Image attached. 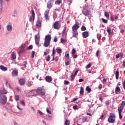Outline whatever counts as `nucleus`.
<instances>
[{
  "mask_svg": "<svg viewBox=\"0 0 125 125\" xmlns=\"http://www.w3.org/2000/svg\"><path fill=\"white\" fill-rule=\"evenodd\" d=\"M54 2L53 1H48L47 3V8L48 9H51L53 7Z\"/></svg>",
  "mask_w": 125,
  "mask_h": 125,
  "instance_id": "nucleus-8",
  "label": "nucleus"
},
{
  "mask_svg": "<svg viewBox=\"0 0 125 125\" xmlns=\"http://www.w3.org/2000/svg\"><path fill=\"white\" fill-rule=\"evenodd\" d=\"M61 27L60 21H55L53 24V27L56 30H59Z\"/></svg>",
  "mask_w": 125,
  "mask_h": 125,
  "instance_id": "nucleus-5",
  "label": "nucleus"
},
{
  "mask_svg": "<svg viewBox=\"0 0 125 125\" xmlns=\"http://www.w3.org/2000/svg\"><path fill=\"white\" fill-rule=\"evenodd\" d=\"M119 73H120V72H119V71H118V70L115 73V77H116V79L117 80H119Z\"/></svg>",
  "mask_w": 125,
  "mask_h": 125,
  "instance_id": "nucleus-31",
  "label": "nucleus"
},
{
  "mask_svg": "<svg viewBox=\"0 0 125 125\" xmlns=\"http://www.w3.org/2000/svg\"><path fill=\"white\" fill-rule=\"evenodd\" d=\"M7 93V91L5 89L0 90V95L6 94Z\"/></svg>",
  "mask_w": 125,
  "mask_h": 125,
  "instance_id": "nucleus-23",
  "label": "nucleus"
},
{
  "mask_svg": "<svg viewBox=\"0 0 125 125\" xmlns=\"http://www.w3.org/2000/svg\"><path fill=\"white\" fill-rule=\"evenodd\" d=\"M42 25V22L41 21H38L36 22V26L38 28H41Z\"/></svg>",
  "mask_w": 125,
  "mask_h": 125,
  "instance_id": "nucleus-14",
  "label": "nucleus"
},
{
  "mask_svg": "<svg viewBox=\"0 0 125 125\" xmlns=\"http://www.w3.org/2000/svg\"><path fill=\"white\" fill-rule=\"evenodd\" d=\"M56 51H57V52L59 54H61L62 53V50L61 49H57Z\"/></svg>",
  "mask_w": 125,
  "mask_h": 125,
  "instance_id": "nucleus-36",
  "label": "nucleus"
},
{
  "mask_svg": "<svg viewBox=\"0 0 125 125\" xmlns=\"http://www.w3.org/2000/svg\"><path fill=\"white\" fill-rule=\"evenodd\" d=\"M119 115V118L120 119H122L123 118V116H122V112H123V110L118 109Z\"/></svg>",
  "mask_w": 125,
  "mask_h": 125,
  "instance_id": "nucleus-21",
  "label": "nucleus"
},
{
  "mask_svg": "<svg viewBox=\"0 0 125 125\" xmlns=\"http://www.w3.org/2000/svg\"><path fill=\"white\" fill-rule=\"evenodd\" d=\"M26 64H27V62H24L23 63V66L24 68H26Z\"/></svg>",
  "mask_w": 125,
  "mask_h": 125,
  "instance_id": "nucleus-50",
  "label": "nucleus"
},
{
  "mask_svg": "<svg viewBox=\"0 0 125 125\" xmlns=\"http://www.w3.org/2000/svg\"><path fill=\"white\" fill-rule=\"evenodd\" d=\"M46 112H47L48 113L51 114V111H50V110L48 109V108H46Z\"/></svg>",
  "mask_w": 125,
  "mask_h": 125,
  "instance_id": "nucleus-55",
  "label": "nucleus"
},
{
  "mask_svg": "<svg viewBox=\"0 0 125 125\" xmlns=\"http://www.w3.org/2000/svg\"><path fill=\"white\" fill-rule=\"evenodd\" d=\"M116 120V115L113 113H111L109 115V117L108 119V122L110 123H115Z\"/></svg>",
  "mask_w": 125,
  "mask_h": 125,
  "instance_id": "nucleus-3",
  "label": "nucleus"
},
{
  "mask_svg": "<svg viewBox=\"0 0 125 125\" xmlns=\"http://www.w3.org/2000/svg\"><path fill=\"white\" fill-rule=\"evenodd\" d=\"M125 106V101H123L120 106L118 107V109L123 110H124V108Z\"/></svg>",
  "mask_w": 125,
  "mask_h": 125,
  "instance_id": "nucleus-11",
  "label": "nucleus"
},
{
  "mask_svg": "<svg viewBox=\"0 0 125 125\" xmlns=\"http://www.w3.org/2000/svg\"><path fill=\"white\" fill-rule=\"evenodd\" d=\"M79 70H77V71H76L75 73L74 74H72L71 76V81H74V80L75 78V77L77 76L78 73L79 72Z\"/></svg>",
  "mask_w": 125,
  "mask_h": 125,
  "instance_id": "nucleus-12",
  "label": "nucleus"
},
{
  "mask_svg": "<svg viewBox=\"0 0 125 125\" xmlns=\"http://www.w3.org/2000/svg\"><path fill=\"white\" fill-rule=\"evenodd\" d=\"M26 80L24 79H21L19 80V84L21 85H24L25 84Z\"/></svg>",
  "mask_w": 125,
  "mask_h": 125,
  "instance_id": "nucleus-13",
  "label": "nucleus"
},
{
  "mask_svg": "<svg viewBox=\"0 0 125 125\" xmlns=\"http://www.w3.org/2000/svg\"><path fill=\"white\" fill-rule=\"evenodd\" d=\"M73 108L74 109V110H78L79 108H78V106L76 105H74V106H73Z\"/></svg>",
  "mask_w": 125,
  "mask_h": 125,
  "instance_id": "nucleus-45",
  "label": "nucleus"
},
{
  "mask_svg": "<svg viewBox=\"0 0 125 125\" xmlns=\"http://www.w3.org/2000/svg\"><path fill=\"white\" fill-rule=\"evenodd\" d=\"M85 90L87 91L88 93H90L91 92V88H90L89 86H87L86 87Z\"/></svg>",
  "mask_w": 125,
  "mask_h": 125,
  "instance_id": "nucleus-32",
  "label": "nucleus"
},
{
  "mask_svg": "<svg viewBox=\"0 0 125 125\" xmlns=\"http://www.w3.org/2000/svg\"><path fill=\"white\" fill-rule=\"evenodd\" d=\"M54 42H58V39H57V38H54Z\"/></svg>",
  "mask_w": 125,
  "mask_h": 125,
  "instance_id": "nucleus-63",
  "label": "nucleus"
},
{
  "mask_svg": "<svg viewBox=\"0 0 125 125\" xmlns=\"http://www.w3.org/2000/svg\"><path fill=\"white\" fill-rule=\"evenodd\" d=\"M64 83L66 85H68V84L70 83L68 81H64Z\"/></svg>",
  "mask_w": 125,
  "mask_h": 125,
  "instance_id": "nucleus-54",
  "label": "nucleus"
},
{
  "mask_svg": "<svg viewBox=\"0 0 125 125\" xmlns=\"http://www.w3.org/2000/svg\"><path fill=\"white\" fill-rule=\"evenodd\" d=\"M78 100V98H74L73 101H71V102H74Z\"/></svg>",
  "mask_w": 125,
  "mask_h": 125,
  "instance_id": "nucleus-59",
  "label": "nucleus"
},
{
  "mask_svg": "<svg viewBox=\"0 0 125 125\" xmlns=\"http://www.w3.org/2000/svg\"><path fill=\"white\" fill-rule=\"evenodd\" d=\"M121 92V89L120 88V87L117 86L115 89V93H117V92Z\"/></svg>",
  "mask_w": 125,
  "mask_h": 125,
  "instance_id": "nucleus-33",
  "label": "nucleus"
},
{
  "mask_svg": "<svg viewBox=\"0 0 125 125\" xmlns=\"http://www.w3.org/2000/svg\"><path fill=\"white\" fill-rule=\"evenodd\" d=\"M76 50L75 49H73L72 55H74V54H76Z\"/></svg>",
  "mask_w": 125,
  "mask_h": 125,
  "instance_id": "nucleus-52",
  "label": "nucleus"
},
{
  "mask_svg": "<svg viewBox=\"0 0 125 125\" xmlns=\"http://www.w3.org/2000/svg\"><path fill=\"white\" fill-rule=\"evenodd\" d=\"M102 21L104 23H108V21L107 20H105V19H102Z\"/></svg>",
  "mask_w": 125,
  "mask_h": 125,
  "instance_id": "nucleus-41",
  "label": "nucleus"
},
{
  "mask_svg": "<svg viewBox=\"0 0 125 125\" xmlns=\"http://www.w3.org/2000/svg\"><path fill=\"white\" fill-rule=\"evenodd\" d=\"M104 16L107 18L109 19L110 17V15L109 14V13L108 12H104Z\"/></svg>",
  "mask_w": 125,
  "mask_h": 125,
  "instance_id": "nucleus-30",
  "label": "nucleus"
},
{
  "mask_svg": "<svg viewBox=\"0 0 125 125\" xmlns=\"http://www.w3.org/2000/svg\"><path fill=\"white\" fill-rule=\"evenodd\" d=\"M0 69L3 71H6L8 70L7 68L4 67L3 65H0Z\"/></svg>",
  "mask_w": 125,
  "mask_h": 125,
  "instance_id": "nucleus-17",
  "label": "nucleus"
},
{
  "mask_svg": "<svg viewBox=\"0 0 125 125\" xmlns=\"http://www.w3.org/2000/svg\"><path fill=\"white\" fill-rule=\"evenodd\" d=\"M31 14L32 15L30 17V19H29V21L31 22H32V21H34L35 19V14L34 10H32Z\"/></svg>",
  "mask_w": 125,
  "mask_h": 125,
  "instance_id": "nucleus-7",
  "label": "nucleus"
},
{
  "mask_svg": "<svg viewBox=\"0 0 125 125\" xmlns=\"http://www.w3.org/2000/svg\"><path fill=\"white\" fill-rule=\"evenodd\" d=\"M45 81L47 82L51 83L52 81V78L50 76H46L45 77Z\"/></svg>",
  "mask_w": 125,
  "mask_h": 125,
  "instance_id": "nucleus-16",
  "label": "nucleus"
},
{
  "mask_svg": "<svg viewBox=\"0 0 125 125\" xmlns=\"http://www.w3.org/2000/svg\"><path fill=\"white\" fill-rule=\"evenodd\" d=\"M123 87H124V88L125 89V81L124 82Z\"/></svg>",
  "mask_w": 125,
  "mask_h": 125,
  "instance_id": "nucleus-64",
  "label": "nucleus"
},
{
  "mask_svg": "<svg viewBox=\"0 0 125 125\" xmlns=\"http://www.w3.org/2000/svg\"><path fill=\"white\" fill-rule=\"evenodd\" d=\"M84 88L83 87H81L80 91V94L83 95L84 94Z\"/></svg>",
  "mask_w": 125,
  "mask_h": 125,
  "instance_id": "nucleus-22",
  "label": "nucleus"
},
{
  "mask_svg": "<svg viewBox=\"0 0 125 125\" xmlns=\"http://www.w3.org/2000/svg\"><path fill=\"white\" fill-rule=\"evenodd\" d=\"M51 57L49 55L48 56V57H47V58L46 59V61L47 62H49L50 60Z\"/></svg>",
  "mask_w": 125,
  "mask_h": 125,
  "instance_id": "nucleus-47",
  "label": "nucleus"
},
{
  "mask_svg": "<svg viewBox=\"0 0 125 125\" xmlns=\"http://www.w3.org/2000/svg\"><path fill=\"white\" fill-rule=\"evenodd\" d=\"M61 42L62 43H65L67 42V40L63 39L62 38L61 39Z\"/></svg>",
  "mask_w": 125,
  "mask_h": 125,
  "instance_id": "nucleus-38",
  "label": "nucleus"
},
{
  "mask_svg": "<svg viewBox=\"0 0 125 125\" xmlns=\"http://www.w3.org/2000/svg\"><path fill=\"white\" fill-rule=\"evenodd\" d=\"M35 41L36 44L39 46L40 44V38L37 36H35Z\"/></svg>",
  "mask_w": 125,
  "mask_h": 125,
  "instance_id": "nucleus-10",
  "label": "nucleus"
},
{
  "mask_svg": "<svg viewBox=\"0 0 125 125\" xmlns=\"http://www.w3.org/2000/svg\"><path fill=\"white\" fill-rule=\"evenodd\" d=\"M65 125H70V121L68 120H66L64 123Z\"/></svg>",
  "mask_w": 125,
  "mask_h": 125,
  "instance_id": "nucleus-34",
  "label": "nucleus"
},
{
  "mask_svg": "<svg viewBox=\"0 0 125 125\" xmlns=\"http://www.w3.org/2000/svg\"><path fill=\"white\" fill-rule=\"evenodd\" d=\"M97 39L98 40L100 41L101 40V35H97Z\"/></svg>",
  "mask_w": 125,
  "mask_h": 125,
  "instance_id": "nucleus-51",
  "label": "nucleus"
},
{
  "mask_svg": "<svg viewBox=\"0 0 125 125\" xmlns=\"http://www.w3.org/2000/svg\"><path fill=\"white\" fill-rule=\"evenodd\" d=\"M83 81H84V79H80L79 80V82H80V83L83 82Z\"/></svg>",
  "mask_w": 125,
  "mask_h": 125,
  "instance_id": "nucleus-56",
  "label": "nucleus"
},
{
  "mask_svg": "<svg viewBox=\"0 0 125 125\" xmlns=\"http://www.w3.org/2000/svg\"><path fill=\"white\" fill-rule=\"evenodd\" d=\"M49 13V10H46V11H45V13H44V18H45V19L46 21L49 20L50 17L48 15Z\"/></svg>",
  "mask_w": 125,
  "mask_h": 125,
  "instance_id": "nucleus-9",
  "label": "nucleus"
},
{
  "mask_svg": "<svg viewBox=\"0 0 125 125\" xmlns=\"http://www.w3.org/2000/svg\"><path fill=\"white\" fill-rule=\"evenodd\" d=\"M91 67V64L89 63L85 66V68L86 69H88V68H90Z\"/></svg>",
  "mask_w": 125,
  "mask_h": 125,
  "instance_id": "nucleus-44",
  "label": "nucleus"
},
{
  "mask_svg": "<svg viewBox=\"0 0 125 125\" xmlns=\"http://www.w3.org/2000/svg\"><path fill=\"white\" fill-rule=\"evenodd\" d=\"M15 100L17 101H18L20 100V96L18 95H17L15 96Z\"/></svg>",
  "mask_w": 125,
  "mask_h": 125,
  "instance_id": "nucleus-39",
  "label": "nucleus"
},
{
  "mask_svg": "<svg viewBox=\"0 0 125 125\" xmlns=\"http://www.w3.org/2000/svg\"><path fill=\"white\" fill-rule=\"evenodd\" d=\"M62 3V0H56L55 2V4L60 5Z\"/></svg>",
  "mask_w": 125,
  "mask_h": 125,
  "instance_id": "nucleus-24",
  "label": "nucleus"
},
{
  "mask_svg": "<svg viewBox=\"0 0 125 125\" xmlns=\"http://www.w3.org/2000/svg\"><path fill=\"white\" fill-rule=\"evenodd\" d=\"M81 30L83 31H84L86 30V27L85 26H82Z\"/></svg>",
  "mask_w": 125,
  "mask_h": 125,
  "instance_id": "nucleus-40",
  "label": "nucleus"
},
{
  "mask_svg": "<svg viewBox=\"0 0 125 125\" xmlns=\"http://www.w3.org/2000/svg\"><path fill=\"white\" fill-rule=\"evenodd\" d=\"M51 39L52 37L50 35H47L45 36L44 42V46L45 47H47L50 45Z\"/></svg>",
  "mask_w": 125,
  "mask_h": 125,
  "instance_id": "nucleus-1",
  "label": "nucleus"
},
{
  "mask_svg": "<svg viewBox=\"0 0 125 125\" xmlns=\"http://www.w3.org/2000/svg\"><path fill=\"white\" fill-rule=\"evenodd\" d=\"M82 35L83 38H87L89 36V32L87 31L83 32Z\"/></svg>",
  "mask_w": 125,
  "mask_h": 125,
  "instance_id": "nucleus-15",
  "label": "nucleus"
},
{
  "mask_svg": "<svg viewBox=\"0 0 125 125\" xmlns=\"http://www.w3.org/2000/svg\"><path fill=\"white\" fill-rule=\"evenodd\" d=\"M65 57H66L67 58V59H69L70 57V55L69 54H66L65 55Z\"/></svg>",
  "mask_w": 125,
  "mask_h": 125,
  "instance_id": "nucleus-53",
  "label": "nucleus"
},
{
  "mask_svg": "<svg viewBox=\"0 0 125 125\" xmlns=\"http://www.w3.org/2000/svg\"><path fill=\"white\" fill-rule=\"evenodd\" d=\"M106 31L108 32L109 35H111V28L110 27H107Z\"/></svg>",
  "mask_w": 125,
  "mask_h": 125,
  "instance_id": "nucleus-35",
  "label": "nucleus"
},
{
  "mask_svg": "<svg viewBox=\"0 0 125 125\" xmlns=\"http://www.w3.org/2000/svg\"><path fill=\"white\" fill-rule=\"evenodd\" d=\"M14 14H18V11L17 10H14Z\"/></svg>",
  "mask_w": 125,
  "mask_h": 125,
  "instance_id": "nucleus-60",
  "label": "nucleus"
},
{
  "mask_svg": "<svg viewBox=\"0 0 125 125\" xmlns=\"http://www.w3.org/2000/svg\"><path fill=\"white\" fill-rule=\"evenodd\" d=\"M99 89H102V84H100L99 85Z\"/></svg>",
  "mask_w": 125,
  "mask_h": 125,
  "instance_id": "nucleus-61",
  "label": "nucleus"
},
{
  "mask_svg": "<svg viewBox=\"0 0 125 125\" xmlns=\"http://www.w3.org/2000/svg\"><path fill=\"white\" fill-rule=\"evenodd\" d=\"M100 54V50H98L96 53V56L97 57L99 56V54Z\"/></svg>",
  "mask_w": 125,
  "mask_h": 125,
  "instance_id": "nucleus-42",
  "label": "nucleus"
},
{
  "mask_svg": "<svg viewBox=\"0 0 125 125\" xmlns=\"http://www.w3.org/2000/svg\"><path fill=\"white\" fill-rule=\"evenodd\" d=\"M31 54H32L31 58H34V57H35V51H32Z\"/></svg>",
  "mask_w": 125,
  "mask_h": 125,
  "instance_id": "nucleus-43",
  "label": "nucleus"
},
{
  "mask_svg": "<svg viewBox=\"0 0 125 125\" xmlns=\"http://www.w3.org/2000/svg\"><path fill=\"white\" fill-rule=\"evenodd\" d=\"M7 102V97L4 95H0V103L2 104H5Z\"/></svg>",
  "mask_w": 125,
  "mask_h": 125,
  "instance_id": "nucleus-4",
  "label": "nucleus"
},
{
  "mask_svg": "<svg viewBox=\"0 0 125 125\" xmlns=\"http://www.w3.org/2000/svg\"><path fill=\"white\" fill-rule=\"evenodd\" d=\"M109 104H110V102L109 101H107L105 102V104L108 105H109Z\"/></svg>",
  "mask_w": 125,
  "mask_h": 125,
  "instance_id": "nucleus-58",
  "label": "nucleus"
},
{
  "mask_svg": "<svg viewBox=\"0 0 125 125\" xmlns=\"http://www.w3.org/2000/svg\"><path fill=\"white\" fill-rule=\"evenodd\" d=\"M78 36V32L77 31L73 33V37L77 38Z\"/></svg>",
  "mask_w": 125,
  "mask_h": 125,
  "instance_id": "nucleus-27",
  "label": "nucleus"
},
{
  "mask_svg": "<svg viewBox=\"0 0 125 125\" xmlns=\"http://www.w3.org/2000/svg\"><path fill=\"white\" fill-rule=\"evenodd\" d=\"M65 65L67 66L70 64V62H65Z\"/></svg>",
  "mask_w": 125,
  "mask_h": 125,
  "instance_id": "nucleus-57",
  "label": "nucleus"
},
{
  "mask_svg": "<svg viewBox=\"0 0 125 125\" xmlns=\"http://www.w3.org/2000/svg\"><path fill=\"white\" fill-rule=\"evenodd\" d=\"M56 54L55 51L54 49L53 50L52 55V56L53 57L52 61L55 60V54Z\"/></svg>",
  "mask_w": 125,
  "mask_h": 125,
  "instance_id": "nucleus-29",
  "label": "nucleus"
},
{
  "mask_svg": "<svg viewBox=\"0 0 125 125\" xmlns=\"http://www.w3.org/2000/svg\"><path fill=\"white\" fill-rule=\"evenodd\" d=\"M80 23L78 21H76V23L73 25L72 28L73 32L77 31L80 28Z\"/></svg>",
  "mask_w": 125,
  "mask_h": 125,
  "instance_id": "nucleus-6",
  "label": "nucleus"
},
{
  "mask_svg": "<svg viewBox=\"0 0 125 125\" xmlns=\"http://www.w3.org/2000/svg\"><path fill=\"white\" fill-rule=\"evenodd\" d=\"M11 57L13 60H16V54L14 52H13Z\"/></svg>",
  "mask_w": 125,
  "mask_h": 125,
  "instance_id": "nucleus-25",
  "label": "nucleus"
},
{
  "mask_svg": "<svg viewBox=\"0 0 125 125\" xmlns=\"http://www.w3.org/2000/svg\"><path fill=\"white\" fill-rule=\"evenodd\" d=\"M18 74V70H14L12 72V75L13 76H17Z\"/></svg>",
  "mask_w": 125,
  "mask_h": 125,
  "instance_id": "nucleus-20",
  "label": "nucleus"
},
{
  "mask_svg": "<svg viewBox=\"0 0 125 125\" xmlns=\"http://www.w3.org/2000/svg\"><path fill=\"white\" fill-rule=\"evenodd\" d=\"M123 56H124V54L119 53L118 55H116V58L119 59L120 58L121 59H122Z\"/></svg>",
  "mask_w": 125,
  "mask_h": 125,
  "instance_id": "nucleus-18",
  "label": "nucleus"
},
{
  "mask_svg": "<svg viewBox=\"0 0 125 125\" xmlns=\"http://www.w3.org/2000/svg\"><path fill=\"white\" fill-rule=\"evenodd\" d=\"M21 104L23 105V106H25V103L23 101V100L21 101Z\"/></svg>",
  "mask_w": 125,
  "mask_h": 125,
  "instance_id": "nucleus-48",
  "label": "nucleus"
},
{
  "mask_svg": "<svg viewBox=\"0 0 125 125\" xmlns=\"http://www.w3.org/2000/svg\"><path fill=\"white\" fill-rule=\"evenodd\" d=\"M33 82L31 81H29L27 82L26 85L28 87H31L32 85Z\"/></svg>",
  "mask_w": 125,
  "mask_h": 125,
  "instance_id": "nucleus-28",
  "label": "nucleus"
},
{
  "mask_svg": "<svg viewBox=\"0 0 125 125\" xmlns=\"http://www.w3.org/2000/svg\"><path fill=\"white\" fill-rule=\"evenodd\" d=\"M33 45H30L28 47L27 50H31L33 49Z\"/></svg>",
  "mask_w": 125,
  "mask_h": 125,
  "instance_id": "nucleus-49",
  "label": "nucleus"
},
{
  "mask_svg": "<svg viewBox=\"0 0 125 125\" xmlns=\"http://www.w3.org/2000/svg\"><path fill=\"white\" fill-rule=\"evenodd\" d=\"M25 49L21 48V50L19 52V55H20L21 54H23L25 52Z\"/></svg>",
  "mask_w": 125,
  "mask_h": 125,
  "instance_id": "nucleus-26",
  "label": "nucleus"
},
{
  "mask_svg": "<svg viewBox=\"0 0 125 125\" xmlns=\"http://www.w3.org/2000/svg\"><path fill=\"white\" fill-rule=\"evenodd\" d=\"M33 93H37L39 95H44L45 94V90L42 88H38L36 91H33Z\"/></svg>",
  "mask_w": 125,
  "mask_h": 125,
  "instance_id": "nucleus-2",
  "label": "nucleus"
},
{
  "mask_svg": "<svg viewBox=\"0 0 125 125\" xmlns=\"http://www.w3.org/2000/svg\"><path fill=\"white\" fill-rule=\"evenodd\" d=\"M85 14L86 16H89L90 15V11L89 10H86L85 12Z\"/></svg>",
  "mask_w": 125,
  "mask_h": 125,
  "instance_id": "nucleus-37",
  "label": "nucleus"
},
{
  "mask_svg": "<svg viewBox=\"0 0 125 125\" xmlns=\"http://www.w3.org/2000/svg\"><path fill=\"white\" fill-rule=\"evenodd\" d=\"M6 28L8 31L11 32L12 31V25H10V24L6 26Z\"/></svg>",
  "mask_w": 125,
  "mask_h": 125,
  "instance_id": "nucleus-19",
  "label": "nucleus"
},
{
  "mask_svg": "<svg viewBox=\"0 0 125 125\" xmlns=\"http://www.w3.org/2000/svg\"><path fill=\"white\" fill-rule=\"evenodd\" d=\"M25 47H26L25 44H22L21 45V49H24Z\"/></svg>",
  "mask_w": 125,
  "mask_h": 125,
  "instance_id": "nucleus-46",
  "label": "nucleus"
},
{
  "mask_svg": "<svg viewBox=\"0 0 125 125\" xmlns=\"http://www.w3.org/2000/svg\"><path fill=\"white\" fill-rule=\"evenodd\" d=\"M74 59H76L78 57V55H74L73 56Z\"/></svg>",
  "mask_w": 125,
  "mask_h": 125,
  "instance_id": "nucleus-62",
  "label": "nucleus"
}]
</instances>
